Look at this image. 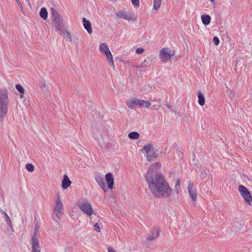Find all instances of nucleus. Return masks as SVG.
<instances>
[{
	"label": "nucleus",
	"mask_w": 252,
	"mask_h": 252,
	"mask_svg": "<svg viewBox=\"0 0 252 252\" xmlns=\"http://www.w3.org/2000/svg\"><path fill=\"white\" fill-rule=\"evenodd\" d=\"M145 179L151 192L155 197L161 198L170 196L172 189L163 174H156L153 177L148 176Z\"/></svg>",
	"instance_id": "nucleus-1"
},
{
	"label": "nucleus",
	"mask_w": 252,
	"mask_h": 252,
	"mask_svg": "<svg viewBox=\"0 0 252 252\" xmlns=\"http://www.w3.org/2000/svg\"><path fill=\"white\" fill-rule=\"evenodd\" d=\"M99 51L101 53L105 56L109 65L113 68H115V65L113 62V55L109 48L108 45L106 43H102L99 45Z\"/></svg>",
	"instance_id": "nucleus-2"
},
{
	"label": "nucleus",
	"mask_w": 252,
	"mask_h": 252,
	"mask_svg": "<svg viewBox=\"0 0 252 252\" xmlns=\"http://www.w3.org/2000/svg\"><path fill=\"white\" fill-rule=\"evenodd\" d=\"M141 152L147 155L146 158H158L159 153L158 149L151 143L145 144Z\"/></svg>",
	"instance_id": "nucleus-3"
},
{
	"label": "nucleus",
	"mask_w": 252,
	"mask_h": 252,
	"mask_svg": "<svg viewBox=\"0 0 252 252\" xmlns=\"http://www.w3.org/2000/svg\"><path fill=\"white\" fill-rule=\"evenodd\" d=\"M174 51L169 48H163L159 51V58L164 63H167L170 61L174 55Z\"/></svg>",
	"instance_id": "nucleus-4"
},
{
	"label": "nucleus",
	"mask_w": 252,
	"mask_h": 252,
	"mask_svg": "<svg viewBox=\"0 0 252 252\" xmlns=\"http://www.w3.org/2000/svg\"><path fill=\"white\" fill-rule=\"evenodd\" d=\"M52 15L53 17L52 21L55 31L59 32L61 30V28L63 26V19L56 10H52Z\"/></svg>",
	"instance_id": "nucleus-5"
},
{
	"label": "nucleus",
	"mask_w": 252,
	"mask_h": 252,
	"mask_svg": "<svg viewBox=\"0 0 252 252\" xmlns=\"http://www.w3.org/2000/svg\"><path fill=\"white\" fill-rule=\"evenodd\" d=\"M78 205L81 210L88 216H91L93 214L94 210L92 205L88 201L85 200L80 201Z\"/></svg>",
	"instance_id": "nucleus-6"
},
{
	"label": "nucleus",
	"mask_w": 252,
	"mask_h": 252,
	"mask_svg": "<svg viewBox=\"0 0 252 252\" xmlns=\"http://www.w3.org/2000/svg\"><path fill=\"white\" fill-rule=\"evenodd\" d=\"M63 207L62 202L61 201L60 196L58 194L55 201V205L54 208V213L59 220L61 219V217L63 214Z\"/></svg>",
	"instance_id": "nucleus-7"
},
{
	"label": "nucleus",
	"mask_w": 252,
	"mask_h": 252,
	"mask_svg": "<svg viewBox=\"0 0 252 252\" xmlns=\"http://www.w3.org/2000/svg\"><path fill=\"white\" fill-rule=\"evenodd\" d=\"M238 189L241 195L244 199L246 202L251 205L252 202V196L248 189L243 185H239Z\"/></svg>",
	"instance_id": "nucleus-8"
},
{
	"label": "nucleus",
	"mask_w": 252,
	"mask_h": 252,
	"mask_svg": "<svg viewBox=\"0 0 252 252\" xmlns=\"http://www.w3.org/2000/svg\"><path fill=\"white\" fill-rule=\"evenodd\" d=\"M161 167V164L159 162H156L155 163L150 165L147 174L145 175V178L148 176H154L156 174H158L157 172Z\"/></svg>",
	"instance_id": "nucleus-9"
},
{
	"label": "nucleus",
	"mask_w": 252,
	"mask_h": 252,
	"mask_svg": "<svg viewBox=\"0 0 252 252\" xmlns=\"http://www.w3.org/2000/svg\"><path fill=\"white\" fill-rule=\"evenodd\" d=\"M32 252H40L39 242L35 233L33 235L31 239Z\"/></svg>",
	"instance_id": "nucleus-10"
},
{
	"label": "nucleus",
	"mask_w": 252,
	"mask_h": 252,
	"mask_svg": "<svg viewBox=\"0 0 252 252\" xmlns=\"http://www.w3.org/2000/svg\"><path fill=\"white\" fill-rule=\"evenodd\" d=\"M0 103H9L8 92L5 89L0 90Z\"/></svg>",
	"instance_id": "nucleus-11"
},
{
	"label": "nucleus",
	"mask_w": 252,
	"mask_h": 252,
	"mask_svg": "<svg viewBox=\"0 0 252 252\" xmlns=\"http://www.w3.org/2000/svg\"><path fill=\"white\" fill-rule=\"evenodd\" d=\"M9 103H0V121L1 122L4 121L8 111Z\"/></svg>",
	"instance_id": "nucleus-12"
},
{
	"label": "nucleus",
	"mask_w": 252,
	"mask_h": 252,
	"mask_svg": "<svg viewBox=\"0 0 252 252\" xmlns=\"http://www.w3.org/2000/svg\"><path fill=\"white\" fill-rule=\"evenodd\" d=\"M94 180L104 192L108 191V188L105 185V180L103 176L100 175L95 176Z\"/></svg>",
	"instance_id": "nucleus-13"
},
{
	"label": "nucleus",
	"mask_w": 252,
	"mask_h": 252,
	"mask_svg": "<svg viewBox=\"0 0 252 252\" xmlns=\"http://www.w3.org/2000/svg\"><path fill=\"white\" fill-rule=\"evenodd\" d=\"M159 235V229L157 227H155L150 232L147 236V240L149 241H151L156 239Z\"/></svg>",
	"instance_id": "nucleus-14"
},
{
	"label": "nucleus",
	"mask_w": 252,
	"mask_h": 252,
	"mask_svg": "<svg viewBox=\"0 0 252 252\" xmlns=\"http://www.w3.org/2000/svg\"><path fill=\"white\" fill-rule=\"evenodd\" d=\"M188 189L189 190V196L190 198L193 200H196L197 198V194L196 192V190L193 188V185L189 182L188 184Z\"/></svg>",
	"instance_id": "nucleus-15"
},
{
	"label": "nucleus",
	"mask_w": 252,
	"mask_h": 252,
	"mask_svg": "<svg viewBox=\"0 0 252 252\" xmlns=\"http://www.w3.org/2000/svg\"><path fill=\"white\" fill-rule=\"evenodd\" d=\"M105 180L107 182L108 188L109 189H112L114 182L112 174L110 173H107L105 175Z\"/></svg>",
	"instance_id": "nucleus-16"
},
{
	"label": "nucleus",
	"mask_w": 252,
	"mask_h": 252,
	"mask_svg": "<svg viewBox=\"0 0 252 252\" xmlns=\"http://www.w3.org/2000/svg\"><path fill=\"white\" fill-rule=\"evenodd\" d=\"M82 22L83 23L84 28L87 30L89 34H91L93 32V29L91 22L85 18H83Z\"/></svg>",
	"instance_id": "nucleus-17"
},
{
	"label": "nucleus",
	"mask_w": 252,
	"mask_h": 252,
	"mask_svg": "<svg viewBox=\"0 0 252 252\" xmlns=\"http://www.w3.org/2000/svg\"><path fill=\"white\" fill-rule=\"evenodd\" d=\"M71 184V181L68 178L66 175L63 176V178L62 181V187L63 189H66L70 186Z\"/></svg>",
	"instance_id": "nucleus-18"
},
{
	"label": "nucleus",
	"mask_w": 252,
	"mask_h": 252,
	"mask_svg": "<svg viewBox=\"0 0 252 252\" xmlns=\"http://www.w3.org/2000/svg\"><path fill=\"white\" fill-rule=\"evenodd\" d=\"M135 102L138 104V106H142L145 108H149L151 105L149 101L142 99H137V100Z\"/></svg>",
	"instance_id": "nucleus-19"
},
{
	"label": "nucleus",
	"mask_w": 252,
	"mask_h": 252,
	"mask_svg": "<svg viewBox=\"0 0 252 252\" xmlns=\"http://www.w3.org/2000/svg\"><path fill=\"white\" fill-rule=\"evenodd\" d=\"M201 20L204 25H208L210 23L211 17L208 15H202Z\"/></svg>",
	"instance_id": "nucleus-20"
},
{
	"label": "nucleus",
	"mask_w": 252,
	"mask_h": 252,
	"mask_svg": "<svg viewBox=\"0 0 252 252\" xmlns=\"http://www.w3.org/2000/svg\"><path fill=\"white\" fill-rule=\"evenodd\" d=\"M39 15L44 20L47 19L48 12L46 9L45 7H42L41 8L39 12Z\"/></svg>",
	"instance_id": "nucleus-21"
},
{
	"label": "nucleus",
	"mask_w": 252,
	"mask_h": 252,
	"mask_svg": "<svg viewBox=\"0 0 252 252\" xmlns=\"http://www.w3.org/2000/svg\"><path fill=\"white\" fill-rule=\"evenodd\" d=\"M198 98L199 104L203 106L205 104V98L204 95L200 92L198 93Z\"/></svg>",
	"instance_id": "nucleus-22"
},
{
	"label": "nucleus",
	"mask_w": 252,
	"mask_h": 252,
	"mask_svg": "<svg viewBox=\"0 0 252 252\" xmlns=\"http://www.w3.org/2000/svg\"><path fill=\"white\" fill-rule=\"evenodd\" d=\"M137 20V16L135 13L127 14V21L136 22Z\"/></svg>",
	"instance_id": "nucleus-23"
},
{
	"label": "nucleus",
	"mask_w": 252,
	"mask_h": 252,
	"mask_svg": "<svg viewBox=\"0 0 252 252\" xmlns=\"http://www.w3.org/2000/svg\"><path fill=\"white\" fill-rule=\"evenodd\" d=\"M128 137L132 140H136L139 138V134L136 131H132L128 134Z\"/></svg>",
	"instance_id": "nucleus-24"
},
{
	"label": "nucleus",
	"mask_w": 252,
	"mask_h": 252,
	"mask_svg": "<svg viewBox=\"0 0 252 252\" xmlns=\"http://www.w3.org/2000/svg\"><path fill=\"white\" fill-rule=\"evenodd\" d=\"M152 63V60L150 58L145 59L140 64V66L142 68H146L149 66Z\"/></svg>",
	"instance_id": "nucleus-25"
},
{
	"label": "nucleus",
	"mask_w": 252,
	"mask_h": 252,
	"mask_svg": "<svg viewBox=\"0 0 252 252\" xmlns=\"http://www.w3.org/2000/svg\"><path fill=\"white\" fill-rule=\"evenodd\" d=\"M174 190L177 193H178L181 191V183H180V180L179 179H178L176 181V184L174 186Z\"/></svg>",
	"instance_id": "nucleus-26"
},
{
	"label": "nucleus",
	"mask_w": 252,
	"mask_h": 252,
	"mask_svg": "<svg viewBox=\"0 0 252 252\" xmlns=\"http://www.w3.org/2000/svg\"><path fill=\"white\" fill-rule=\"evenodd\" d=\"M63 33V36L68 41H71L72 38L70 32L67 30H64Z\"/></svg>",
	"instance_id": "nucleus-27"
},
{
	"label": "nucleus",
	"mask_w": 252,
	"mask_h": 252,
	"mask_svg": "<svg viewBox=\"0 0 252 252\" xmlns=\"http://www.w3.org/2000/svg\"><path fill=\"white\" fill-rule=\"evenodd\" d=\"M0 211L4 215V218H5L7 224L10 227H12V222L10 220V219L9 217L8 216L7 213L1 209H0Z\"/></svg>",
	"instance_id": "nucleus-28"
},
{
	"label": "nucleus",
	"mask_w": 252,
	"mask_h": 252,
	"mask_svg": "<svg viewBox=\"0 0 252 252\" xmlns=\"http://www.w3.org/2000/svg\"><path fill=\"white\" fill-rule=\"evenodd\" d=\"M161 0H154V9L156 10H158L161 4Z\"/></svg>",
	"instance_id": "nucleus-29"
},
{
	"label": "nucleus",
	"mask_w": 252,
	"mask_h": 252,
	"mask_svg": "<svg viewBox=\"0 0 252 252\" xmlns=\"http://www.w3.org/2000/svg\"><path fill=\"white\" fill-rule=\"evenodd\" d=\"M15 88L17 89V90L21 94H24L25 93V89L20 84H17L15 86Z\"/></svg>",
	"instance_id": "nucleus-30"
},
{
	"label": "nucleus",
	"mask_w": 252,
	"mask_h": 252,
	"mask_svg": "<svg viewBox=\"0 0 252 252\" xmlns=\"http://www.w3.org/2000/svg\"><path fill=\"white\" fill-rule=\"evenodd\" d=\"M26 168L28 171L32 172L34 171V167L32 164L28 163L26 165Z\"/></svg>",
	"instance_id": "nucleus-31"
},
{
	"label": "nucleus",
	"mask_w": 252,
	"mask_h": 252,
	"mask_svg": "<svg viewBox=\"0 0 252 252\" xmlns=\"http://www.w3.org/2000/svg\"><path fill=\"white\" fill-rule=\"evenodd\" d=\"M136 100L137 99L132 100L131 102L128 103L127 104L128 107L130 108H134L136 106L138 105V104L135 102Z\"/></svg>",
	"instance_id": "nucleus-32"
},
{
	"label": "nucleus",
	"mask_w": 252,
	"mask_h": 252,
	"mask_svg": "<svg viewBox=\"0 0 252 252\" xmlns=\"http://www.w3.org/2000/svg\"><path fill=\"white\" fill-rule=\"evenodd\" d=\"M209 170H204L203 171H201V174L200 175V178L202 179H203L205 178L206 176L207 175L208 173L209 172Z\"/></svg>",
	"instance_id": "nucleus-33"
},
{
	"label": "nucleus",
	"mask_w": 252,
	"mask_h": 252,
	"mask_svg": "<svg viewBox=\"0 0 252 252\" xmlns=\"http://www.w3.org/2000/svg\"><path fill=\"white\" fill-rule=\"evenodd\" d=\"M131 2L135 7H138L139 6V0H131Z\"/></svg>",
	"instance_id": "nucleus-34"
},
{
	"label": "nucleus",
	"mask_w": 252,
	"mask_h": 252,
	"mask_svg": "<svg viewBox=\"0 0 252 252\" xmlns=\"http://www.w3.org/2000/svg\"><path fill=\"white\" fill-rule=\"evenodd\" d=\"M213 41L214 42V43L215 44V45H219V44L220 43V40H219V38L218 37H217V36H215L213 38Z\"/></svg>",
	"instance_id": "nucleus-35"
},
{
	"label": "nucleus",
	"mask_w": 252,
	"mask_h": 252,
	"mask_svg": "<svg viewBox=\"0 0 252 252\" xmlns=\"http://www.w3.org/2000/svg\"><path fill=\"white\" fill-rule=\"evenodd\" d=\"M144 51V50L143 48L139 47L136 49V53L138 54H142Z\"/></svg>",
	"instance_id": "nucleus-36"
},
{
	"label": "nucleus",
	"mask_w": 252,
	"mask_h": 252,
	"mask_svg": "<svg viewBox=\"0 0 252 252\" xmlns=\"http://www.w3.org/2000/svg\"><path fill=\"white\" fill-rule=\"evenodd\" d=\"M94 230L96 231H97V232H100V226H99V225L98 223H95L94 225Z\"/></svg>",
	"instance_id": "nucleus-37"
},
{
	"label": "nucleus",
	"mask_w": 252,
	"mask_h": 252,
	"mask_svg": "<svg viewBox=\"0 0 252 252\" xmlns=\"http://www.w3.org/2000/svg\"><path fill=\"white\" fill-rule=\"evenodd\" d=\"M16 2L17 3L18 6L20 7L21 12H24V9L23 7L22 4L21 3L19 0H15Z\"/></svg>",
	"instance_id": "nucleus-38"
},
{
	"label": "nucleus",
	"mask_w": 252,
	"mask_h": 252,
	"mask_svg": "<svg viewBox=\"0 0 252 252\" xmlns=\"http://www.w3.org/2000/svg\"><path fill=\"white\" fill-rule=\"evenodd\" d=\"M108 250L109 252H116L115 251L111 248H109Z\"/></svg>",
	"instance_id": "nucleus-39"
},
{
	"label": "nucleus",
	"mask_w": 252,
	"mask_h": 252,
	"mask_svg": "<svg viewBox=\"0 0 252 252\" xmlns=\"http://www.w3.org/2000/svg\"><path fill=\"white\" fill-rule=\"evenodd\" d=\"M24 94L20 93V98H21V99L24 98Z\"/></svg>",
	"instance_id": "nucleus-40"
},
{
	"label": "nucleus",
	"mask_w": 252,
	"mask_h": 252,
	"mask_svg": "<svg viewBox=\"0 0 252 252\" xmlns=\"http://www.w3.org/2000/svg\"><path fill=\"white\" fill-rule=\"evenodd\" d=\"M212 3H213L214 4L215 3V0H210Z\"/></svg>",
	"instance_id": "nucleus-41"
},
{
	"label": "nucleus",
	"mask_w": 252,
	"mask_h": 252,
	"mask_svg": "<svg viewBox=\"0 0 252 252\" xmlns=\"http://www.w3.org/2000/svg\"><path fill=\"white\" fill-rule=\"evenodd\" d=\"M166 105L168 108H170V106L169 104L166 103Z\"/></svg>",
	"instance_id": "nucleus-42"
},
{
	"label": "nucleus",
	"mask_w": 252,
	"mask_h": 252,
	"mask_svg": "<svg viewBox=\"0 0 252 252\" xmlns=\"http://www.w3.org/2000/svg\"><path fill=\"white\" fill-rule=\"evenodd\" d=\"M152 159H153V158H147V160H148V161H151L152 160Z\"/></svg>",
	"instance_id": "nucleus-43"
},
{
	"label": "nucleus",
	"mask_w": 252,
	"mask_h": 252,
	"mask_svg": "<svg viewBox=\"0 0 252 252\" xmlns=\"http://www.w3.org/2000/svg\"><path fill=\"white\" fill-rule=\"evenodd\" d=\"M159 105H158V106H157V107H156L155 109H158L159 108Z\"/></svg>",
	"instance_id": "nucleus-44"
},
{
	"label": "nucleus",
	"mask_w": 252,
	"mask_h": 252,
	"mask_svg": "<svg viewBox=\"0 0 252 252\" xmlns=\"http://www.w3.org/2000/svg\"><path fill=\"white\" fill-rule=\"evenodd\" d=\"M197 168H198L199 170H201V169H200V168H199V166H198V167H197Z\"/></svg>",
	"instance_id": "nucleus-45"
},
{
	"label": "nucleus",
	"mask_w": 252,
	"mask_h": 252,
	"mask_svg": "<svg viewBox=\"0 0 252 252\" xmlns=\"http://www.w3.org/2000/svg\"><path fill=\"white\" fill-rule=\"evenodd\" d=\"M193 161H194V162L195 163L194 158H193Z\"/></svg>",
	"instance_id": "nucleus-46"
},
{
	"label": "nucleus",
	"mask_w": 252,
	"mask_h": 252,
	"mask_svg": "<svg viewBox=\"0 0 252 252\" xmlns=\"http://www.w3.org/2000/svg\"><path fill=\"white\" fill-rule=\"evenodd\" d=\"M28 2H29L30 0H26Z\"/></svg>",
	"instance_id": "nucleus-47"
}]
</instances>
